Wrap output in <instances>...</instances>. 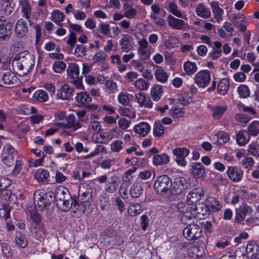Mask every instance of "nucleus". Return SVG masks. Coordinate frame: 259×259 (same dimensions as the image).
<instances>
[{"label": "nucleus", "instance_id": "43", "mask_svg": "<svg viewBox=\"0 0 259 259\" xmlns=\"http://www.w3.org/2000/svg\"><path fill=\"white\" fill-rule=\"evenodd\" d=\"M238 92L240 97L245 98L249 96L250 91L248 87L244 84H241L238 88Z\"/></svg>", "mask_w": 259, "mask_h": 259}, {"label": "nucleus", "instance_id": "23", "mask_svg": "<svg viewBox=\"0 0 259 259\" xmlns=\"http://www.w3.org/2000/svg\"><path fill=\"white\" fill-rule=\"evenodd\" d=\"M76 101L82 105L85 106L90 104L92 101V97L90 94L85 92L77 93L75 97Z\"/></svg>", "mask_w": 259, "mask_h": 259}, {"label": "nucleus", "instance_id": "14", "mask_svg": "<svg viewBox=\"0 0 259 259\" xmlns=\"http://www.w3.org/2000/svg\"><path fill=\"white\" fill-rule=\"evenodd\" d=\"M191 174L198 179L203 178L205 174V168L200 162H194L191 165Z\"/></svg>", "mask_w": 259, "mask_h": 259}, {"label": "nucleus", "instance_id": "36", "mask_svg": "<svg viewBox=\"0 0 259 259\" xmlns=\"http://www.w3.org/2000/svg\"><path fill=\"white\" fill-rule=\"evenodd\" d=\"M162 93L161 86L159 85H156L152 88L151 95L152 99L154 101H157L161 98Z\"/></svg>", "mask_w": 259, "mask_h": 259}, {"label": "nucleus", "instance_id": "4", "mask_svg": "<svg viewBox=\"0 0 259 259\" xmlns=\"http://www.w3.org/2000/svg\"><path fill=\"white\" fill-rule=\"evenodd\" d=\"M67 75L72 79L76 88L78 89H83L82 83V76H79V69L78 65L75 63L70 64L67 69Z\"/></svg>", "mask_w": 259, "mask_h": 259}, {"label": "nucleus", "instance_id": "62", "mask_svg": "<svg viewBox=\"0 0 259 259\" xmlns=\"http://www.w3.org/2000/svg\"><path fill=\"white\" fill-rule=\"evenodd\" d=\"M254 163V160L252 158L247 157L242 160V164L246 168H250Z\"/></svg>", "mask_w": 259, "mask_h": 259}, {"label": "nucleus", "instance_id": "50", "mask_svg": "<svg viewBox=\"0 0 259 259\" xmlns=\"http://www.w3.org/2000/svg\"><path fill=\"white\" fill-rule=\"evenodd\" d=\"M36 98L41 102H44L48 100V94L44 90H38L35 93Z\"/></svg>", "mask_w": 259, "mask_h": 259}, {"label": "nucleus", "instance_id": "47", "mask_svg": "<svg viewBox=\"0 0 259 259\" xmlns=\"http://www.w3.org/2000/svg\"><path fill=\"white\" fill-rule=\"evenodd\" d=\"M173 153L176 156L186 157L189 154V150L184 147L176 148L173 150Z\"/></svg>", "mask_w": 259, "mask_h": 259}, {"label": "nucleus", "instance_id": "11", "mask_svg": "<svg viewBox=\"0 0 259 259\" xmlns=\"http://www.w3.org/2000/svg\"><path fill=\"white\" fill-rule=\"evenodd\" d=\"M204 192L201 187H197L192 189L188 194L187 200L189 205H193V204L197 203L204 195Z\"/></svg>", "mask_w": 259, "mask_h": 259}, {"label": "nucleus", "instance_id": "55", "mask_svg": "<svg viewBox=\"0 0 259 259\" xmlns=\"http://www.w3.org/2000/svg\"><path fill=\"white\" fill-rule=\"evenodd\" d=\"M75 116L73 114H69L66 116L65 119L67 121V123H64V127L69 128L73 127L75 125Z\"/></svg>", "mask_w": 259, "mask_h": 259}, {"label": "nucleus", "instance_id": "48", "mask_svg": "<svg viewBox=\"0 0 259 259\" xmlns=\"http://www.w3.org/2000/svg\"><path fill=\"white\" fill-rule=\"evenodd\" d=\"M120 113L122 115L126 116L131 118H134L136 116L135 112L133 109L127 107L120 109Z\"/></svg>", "mask_w": 259, "mask_h": 259}, {"label": "nucleus", "instance_id": "54", "mask_svg": "<svg viewBox=\"0 0 259 259\" xmlns=\"http://www.w3.org/2000/svg\"><path fill=\"white\" fill-rule=\"evenodd\" d=\"M236 141L239 146H243L247 143V141L246 140L242 131H239L237 133L236 135Z\"/></svg>", "mask_w": 259, "mask_h": 259}, {"label": "nucleus", "instance_id": "45", "mask_svg": "<svg viewBox=\"0 0 259 259\" xmlns=\"http://www.w3.org/2000/svg\"><path fill=\"white\" fill-rule=\"evenodd\" d=\"M217 143L219 145H223L229 140V135L225 132H219L217 135Z\"/></svg>", "mask_w": 259, "mask_h": 259}, {"label": "nucleus", "instance_id": "64", "mask_svg": "<svg viewBox=\"0 0 259 259\" xmlns=\"http://www.w3.org/2000/svg\"><path fill=\"white\" fill-rule=\"evenodd\" d=\"M235 256L236 257H238L239 259H245L246 256L244 253V247L238 248V249L235 251Z\"/></svg>", "mask_w": 259, "mask_h": 259}, {"label": "nucleus", "instance_id": "41", "mask_svg": "<svg viewBox=\"0 0 259 259\" xmlns=\"http://www.w3.org/2000/svg\"><path fill=\"white\" fill-rule=\"evenodd\" d=\"M73 204L74 208L78 210L79 212L83 213L85 209L86 206L83 204L84 203H80L78 199H77V196H74L73 197Z\"/></svg>", "mask_w": 259, "mask_h": 259}, {"label": "nucleus", "instance_id": "16", "mask_svg": "<svg viewBox=\"0 0 259 259\" xmlns=\"http://www.w3.org/2000/svg\"><path fill=\"white\" fill-rule=\"evenodd\" d=\"M167 21L169 26L174 29L183 30L188 27V25L183 20L177 19L171 15L168 16Z\"/></svg>", "mask_w": 259, "mask_h": 259}, {"label": "nucleus", "instance_id": "10", "mask_svg": "<svg viewBox=\"0 0 259 259\" xmlns=\"http://www.w3.org/2000/svg\"><path fill=\"white\" fill-rule=\"evenodd\" d=\"M2 157L3 163L8 166H12L15 163L13 173L16 175L19 174L22 168L20 161L15 160L13 155H9L6 153H2Z\"/></svg>", "mask_w": 259, "mask_h": 259}, {"label": "nucleus", "instance_id": "24", "mask_svg": "<svg viewBox=\"0 0 259 259\" xmlns=\"http://www.w3.org/2000/svg\"><path fill=\"white\" fill-rule=\"evenodd\" d=\"M73 197L66 198L56 203L57 206L63 211L69 210L73 204Z\"/></svg>", "mask_w": 259, "mask_h": 259}, {"label": "nucleus", "instance_id": "15", "mask_svg": "<svg viewBox=\"0 0 259 259\" xmlns=\"http://www.w3.org/2000/svg\"><path fill=\"white\" fill-rule=\"evenodd\" d=\"M243 174V171L236 166H229L227 170V175L229 179L235 182L241 180Z\"/></svg>", "mask_w": 259, "mask_h": 259}, {"label": "nucleus", "instance_id": "40", "mask_svg": "<svg viewBox=\"0 0 259 259\" xmlns=\"http://www.w3.org/2000/svg\"><path fill=\"white\" fill-rule=\"evenodd\" d=\"M128 213L131 216L134 217L141 213V205L139 203H136L130 206L127 210Z\"/></svg>", "mask_w": 259, "mask_h": 259}, {"label": "nucleus", "instance_id": "20", "mask_svg": "<svg viewBox=\"0 0 259 259\" xmlns=\"http://www.w3.org/2000/svg\"><path fill=\"white\" fill-rule=\"evenodd\" d=\"M19 4L21 6L22 17L29 22L31 15V7L29 2L26 0H20Z\"/></svg>", "mask_w": 259, "mask_h": 259}, {"label": "nucleus", "instance_id": "35", "mask_svg": "<svg viewBox=\"0 0 259 259\" xmlns=\"http://www.w3.org/2000/svg\"><path fill=\"white\" fill-rule=\"evenodd\" d=\"M184 69L188 75H192L197 70V67L195 63L187 61L184 64Z\"/></svg>", "mask_w": 259, "mask_h": 259}, {"label": "nucleus", "instance_id": "39", "mask_svg": "<svg viewBox=\"0 0 259 259\" xmlns=\"http://www.w3.org/2000/svg\"><path fill=\"white\" fill-rule=\"evenodd\" d=\"M15 77V75L12 72L8 71L3 74L2 79L5 84L11 85L14 84L13 80Z\"/></svg>", "mask_w": 259, "mask_h": 259}, {"label": "nucleus", "instance_id": "25", "mask_svg": "<svg viewBox=\"0 0 259 259\" xmlns=\"http://www.w3.org/2000/svg\"><path fill=\"white\" fill-rule=\"evenodd\" d=\"M169 161V156L165 153L158 154L154 156L153 162L155 166L166 164Z\"/></svg>", "mask_w": 259, "mask_h": 259}, {"label": "nucleus", "instance_id": "38", "mask_svg": "<svg viewBox=\"0 0 259 259\" xmlns=\"http://www.w3.org/2000/svg\"><path fill=\"white\" fill-rule=\"evenodd\" d=\"M49 177V173L46 169L37 170L34 175V178L38 182H44Z\"/></svg>", "mask_w": 259, "mask_h": 259}, {"label": "nucleus", "instance_id": "42", "mask_svg": "<svg viewBox=\"0 0 259 259\" xmlns=\"http://www.w3.org/2000/svg\"><path fill=\"white\" fill-rule=\"evenodd\" d=\"M134 85L140 90H147L149 87V83L143 78H140L135 81Z\"/></svg>", "mask_w": 259, "mask_h": 259}, {"label": "nucleus", "instance_id": "32", "mask_svg": "<svg viewBox=\"0 0 259 259\" xmlns=\"http://www.w3.org/2000/svg\"><path fill=\"white\" fill-rule=\"evenodd\" d=\"M247 254H250L251 256H253L256 253L259 252V246L253 241H250L248 243L246 248Z\"/></svg>", "mask_w": 259, "mask_h": 259}, {"label": "nucleus", "instance_id": "60", "mask_svg": "<svg viewBox=\"0 0 259 259\" xmlns=\"http://www.w3.org/2000/svg\"><path fill=\"white\" fill-rule=\"evenodd\" d=\"M222 51L221 49H217L216 48H212V52L209 53V57L212 60H217L221 55Z\"/></svg>", "mask_w": 259, "mask_h": 259}, {"label": "nucleus", "instance_id": "9", "mask_svg": "<svg viewBox=\"0 0 259 259\" xmlns=\"http://www.w3.org/2000/svg\"><path fill=\"white\" fill-rule=\"evenodd\" d=\"M210 73L208 70H201L195 75V82L199 87L205 88L210 83Z\"/></svg>", "mask_w": 259, "mask_h": 259}, {"label": "nucleus", "instance_id": "6", "mask_svg": "<svg viewBox=\"0 0 259 259\" xmlns=\"http://www.w3.org/2000/svg\"><path fill=\"white\" fill-rule=\"evenodd\" d=\"M189 184L186 179L183 177H178L174 179L172 182L170 189V193L172 195H177L181 193L184 190L189 187Z\"/></svg>", "mask_w": 259, "mask_h": 259}, {"label": "nucleus", "instance_id": "53", "mask_svg": "<svg viewBox=\"0 0 259 259\" xmlns=\"http://www.w3.org/2000/svg\"><path fill=\"white\" fill-rule=\"evenodd\" d=\"M171 115L175 118H178L183 116L184 111L182 108H180L179 107H175L170 110Z\"/></svg>", "mask_w": 259, "mask_h": 259}, {"label": "nucleus", "instance_id": "29", "mask_svg": "<svg viewBox=\"0 0 259 259\" xmlns=\"http://www.w3.org/2000/svg\"><path fill=\"white\" fill-rule=\"evenodd\" d=\"M247 132L250 136H256L259 134V122L254 121L250 123L248 127Z\"/></svg>", "mask_w": 259, "mask_h": 259}, {"label": "nucleus", "instance_id": "57", "mask_svg": "<svg viewBox=\"0 0 259 259\" xmlns=\"http://www.w3.org/2000/svg\"><path fill=\"white\" fill-rule=\"evenodd\" d=\"M123 144V142L120 140L115 141L111 145L112 151L115 152H119L122 148Z\"/></svg>", "mask_w": 259, "mask_h": 259}, {"label": "nucleus", "instance_id": "52", "mask_svg": "<svg viewBox=\"0 0 259 259\" xmlns=\"http://www.w3.org/2000/svg\"><path fill=\"white\" fill-rule=\"evenodd\" d=\"M244 16L243 15H236L233 17L232 22L235 26H239L242 25L245 21L244 20Z\"/></svg>", "mask_w": 259, "mask_h": 259}, {"label": "nucleus", "instance_id": "61", "mask_svg": "<svg viewBox=\"0 0 259 259\" xmlns=\"http://www.w3.org/2000/svg\"><path fill=\"white\" fill-rule=\"evenodd\" d=\"M118 184H112L108 182L107 184V187L105 188V191L106 192L109 193H114L117 189L118 187Z\"/></svg>", "mask_w": 259, "mask_h": 259}, {"label": "nucleus", "instance_id": "27", "mask_svg": "<svg viewBox=\"0 0 259 259\" xmlns=\"http://www.w3.org/2000/svg\"><path fill=\"white\" fill-rule=\"evenodd\" d=\"M229 88V81L227 78L222 79L219 83L218 86V93L221 95L227 94Z\"/></svg>", "mask_w": 259, "mask_h": 259}, {"label": "nucleus", "instance_id": "22", "mask_svg": "<svg viewBox=\"0 0 259 259\" xmlns=\"http://www.w3.org/2000/svg\"><path fill=\"white\" fill-rule=\"evenodd\" d=\"M150 126L148 123L145 122H142L134 127V131L135 133L141 135L143 137L145 136L150 132Z\"/></svg>", "mask_w": 259, "mask_h": 259}, {"label": "nucleus", "instance_id": "12", "mask_svg": "<svg viewBox=\"0 0 259 259\" xmlns=\"http://www.w3.org/2000/svg\"><path fill=\"white\" fill-rule=\"evenodd\" d=\"M13 27L12 23L5 17H0V37L5 39L9 36L12 33Z\"/></svg>", "mask_w": 259, "mask_h": 259}, {"label": "nucleus", "instance_id": "56", "mask_svg": "<svg viewBox=\"0 0 259 259\" xmlns=\"http://www.w3.org/2000/svg\"><path fill=\"white\" fill-rule=\"evenodd\" d=\"M226 110V108L220 106L214 107L213 109V116L217 119L220 118L224 114Z\"/></svg>", "mask_w": 259, "mask_h": 259}, {"label": "nucleus", "instance_id": "59", "mask_svg": "<svg viewBox=\"0 0 259 259\" xmlns=\"http://www.w3.org/2000/svg\"><path fill=\"white\" fill-rule=\"evenodd\" d=\"M1 206L2 208L0 207V217L4 218L6 220L10 217V210L6 205H1Z\"/></svg>", "mask_w": 259, "mask_h": 259}, {"label": "nucleus", "instance_id": "13", "mask_svg": "<svg viewBox=\"0 0 259 259\" xmlns=\"http://www.w3.org/2000/svg\"><path fill=\"white\" fill-rule=\"evenodd\" d=\"M251 212L250 207L246 204L243 203L239 208L236 209L235 221L238 223L242 221L246 216Z\"/></svg>", "mask_w": 259, "mask_h": 259}, {"label": "nucleus", "instance_id": "19", "mask_svg": "<svg viewBox=\"0 0 259 259\" xmlns=\"http://www.w3.org/2000/svg\"><path fill=\"white\" fill-rule=\"evenodd\" d=\"M55 202H59L66 198H71V196L67 189L61 187L55 190Z\"/></svg>", "mask_w": 259, "mask_h": 259}, {"label": "nucleus", "instance_id": "28", "mask_svg": "<svg viewBox=\"0 0 259 259\" xmlns=\"http://www.w3.org/2000/svg\"><path fill=\"white\" fill-rule=\"evenodd\" d=\"M212 12L214 15L218 22H220L222 20V15L224 13V11L219 7L218 2H213L211 4Z\"/></svg>", "mask_w": 259, "mask_h": 259}, {"label": "nucleus", "instance_id": "3", "mask_svg": "<svg viewBox=\"0 0 259 259\" xmlns=\"http://www.w3.org/2000/svg\"><path fill=\"white\" fill-rule=\"evenodd\" d=\"M171 186V179L167 175H161L157 177L155 181L153 188L158 194L164 195L168 192L170 193Z\"/></svg>", "mask_w": 259, "mask_h": 259}, {"label": "nucleus", "instance_id": "17", "mask_svg": "<svg viewBox=\"0 0 259 259\" xmlns=\"http://www.w3.org/2000/svg\"><path fill=\"white\" fill-rule=\"evenodd\" d=\"M73 89L70 88L68 84H63L61 89L58 91L57 97L63 100H68L72 96Z\"/></svg>", "mask_w": 259, "mask_h": 259}, {"label": "nucleus", "instance_id": "44", "mask_svg": "<svg viewBox=\"0 0 259 259\" xmlns=\"http://www.w3.org/2000/svg\"><path fill=\"white\" fill-rule=\"evenodd\" d=\"M164 126L159 122H156L153 130V133L156 137H160L164 134Z\"/></svg>", "mask_w": 259, "mask_h": 259}, {"label": "nucleus", "instance_id": "21", "mask_svg": "<svg viewBox=\"0 0 259 259\" xmlns=\"http://www.w3.org/2000/svg\"><path fill=\"white\" fill-rule=\"evenodd\" d=\"M208 206L211 211V212L214 213L218 212L222 208V204L219 200L213 197H209L207 198Z\"/></svg>", "mask_w": 259, "mask_h": 259}, {"label": "nucleus", "instance_id": "2", "mask_svg": "<svg viewBox=\"0 0 259 259\" xmlns=\"http://www.w3.org/2000/svg\"><path fill=\"white\" fill-rule=\"evenodd\" d=\"M179 212L183 213L182 221H184L186 219L191 220L196 215H198V217H207L211 211L207 204L199 202L195 205L187 204L182 210H179Z\"/></svg>", "mask_w": 259, "mask_h": 259}, {"label": "nucleus", "instance_id": "7", "mask_svg": "<svg viewBox=\"0 0 259 259\" xmlns=\"http://www.w3.org/2000/svg\"><path fill=\"white\" fill-rule=\"evenodd\" d=\"M54 201H55L54 193L50 191L43 193L42 195H39L37 205L39 209L42 211L49 205L52 202Z\"/></svg>", "mask_w": 259, "mask_h": 259}, {"label": "nucleus", "instance_id": "46", "mask_svg": "<svg viewBox=\"0 0 259 259\" xmlns=\"http://www.w3.org/2000/svg\"><path fill=\"white\" fill-rule=\"evenodd\" d=\"M66 64L63 61H56L53 65V70L57 73H61L66 68Z\"/></svg>", "mask_w": 259, "mask_h": 259}, {"label": "nucleus", "instance_id": "30", "mask_svg": "<svg viewBox=\"0 0 259 259\" xmlns=\"http://www.w3.org/2000/svg\"><path fill=\"white\" fill-rule=\"evenodd\" d=\"M15 241L18 245L21 248L27 246L28 242L25 235L20 231H17L15 234Z\"/></svg>", "mask_w": 259, "mask_h": 259}, {"label": "nucleus", "instance_id": "31", "mask_svg": "<svg viewBox=\"0 0 259 259\" xmlns=\"http://www.w3.org/2000/svg\"><path fill=\"white\" fill-rule=\"evenodd\" d=\"M197 15L203 18H207L210 16V11L206 9L203 4L200 3L196 9Z\"/></svg>", "mask_w": 259, "mask_h": 259}, {"label": "nucleus", "instance_id": "49", "mask_svg": "<svg viewBox=\"0 0 259 259\" xmlns=\"http://www.w3.org/2000/svg\"><path fill=\"white\" fill-rule=\"evenodd\" d=\"M112 62L115 63V60H117V64L118 65V70L120 72H122L125 70L126 66L125 64H122L121 61L120 59V56L118 55H112L111 56Z\"/></svg>", "mask_w": 259, "mask_h": 259}, {"label": "nucleus", "instance_id": "1", "mask_svg": "<svg viewBox=\"0 0 259 259\" xmlns=\"http://www.w3.org/2000/svg\"><path fill=\"white\" fill-rule=\"evenodd\" d=\"M34 57L27 52H22L16 55L12 62L14 71L20 76L27 74L34 64Z\"/></svg>", "mask_w": 259, "mask_h": 259}, {"label": "nucleus", "instance_id": "63", "mask_svg": "<svg viewBox=\"0 0 259 259\" xmlns=\"http://www.w3.org/2000/svg\"><path fill=\"white\" fill-rule=\"evenodd\" d=\"M30 217L33 222L35 224H39L40 222V215L35 210H31Z\"/></svg>", "mask_w": 259, "mask_h": 259}, {"label": "nucleus", "instance_id": "58", "mask_svg": "<svg viewBox=\"0 0 259 259\" xmlns=\"http://www.w3.org/2000/svg\"><path fill=\"white\" fill-rule=\"evenodd\" d=\"M236 119L237 121L243 123H247L251 119V117L246 114H244L242 113H237L236 115Z\"/></svg>", "mask_w": 259, "mask_h": 259}, {"label": "nucleus", "instance_id": "26", "mask_svg": "<svg viewBox=\"0 0 259 259\" xmlns=\"http://www.w3.org/2000/svg\"><path fill=\"white\" fill-rule=\"evenodd\" d=\"M143 191L140 184L134 183L131 187L130 194L132 197L138 198L143 194Z\"/></svg>", "mask_w": 259, "mask_h": 259}, {"label": "nucleus", "instance_id": "37", "mask_svg": "<svg viewBox=\"0 0 259 259\" xmlns=\"http://www.w3.org/2000/svg\"><path fill=\"white\" fill-rule=\"evenodd\" d=\"M132 37L128 35H124L123 38L119 41V44L121 46V49L125 52L130 50L131 40Z\"/></svg>", "mask_w": 259, "mask_h": 259}, {"label": "nucleus", "instance_id": "34", "mask_svg": "<svg viewBox=\"0 0 259 259\" xmlns=\"http://www.w3.org/2000/svg\"><path fill=\"white\" fill-rule=\"evenodd\" d=\"M155 76L157 81L162 83L165 82L168 78L167 73L161 68L155 71Z\"/></svg>", "mask_w": 259, "mask_h": 259}, {"label": "nucleus", "instance_id": "33", "mask_svg": "<svg viewBox=\"0 0 259 259\" xmlns=\"http://www.w3.org/2000/svg\"><path fill=\"white\" fill-rule=\"evenodd\" d=\"M52 20L60 26H62L63 24L61 23L64 19V14L59 10H56L54 11L51 14Z\"/></svg>", "mask_w": 259, "mask_h": 259}, {"label": "nucleus", "instance_id": "8", "mask_svg": "<svg viewBox=\"0 0 259 259\" xmlns=\"http://www.w3.org/2000/svg\"><path fill=\"white\" fill-rule=\"evenodd\" d=\"M92 198V191L91 186L88 184H83L79 186L78 189V199L80 203H85Z\"/></svg>", "mask_w": 259, "mask_h": 259}, {"label": "nucleus", "instance_id": "18", "mask_svg": "<svg viewBox=\"0 0 259 259\" xmlns=\"http://www.w3.org/2000/svg\"><path fill=\"white\" fill-rule=\"evenodd\" d=\"M28 26L23 19H19L15 25V32L18 37H23L28 32Z\"/></svg>", "mask_w": 259, "mask_h": 259}, {"label": "nucleus", "instance_id": "5", "mask_svg": "<svg viewBox=\"0 0 259 259\" xmlns=\"http://www.w3.org/2000/svg\"><path fill=\"white\" fill-rule=\"evenodd\" d=\"M202 230L198 225L193 224L188 225L183 230L184 237L189 240H195L202 235Z\"/></svg>", "mask_w": 259, "mask_h": 259}, {"label": "nucleus", "instance_id": "51", "mask_svg": "<svg viewBox=\"0 0 259 259\" xmlns=\"http://www.w3.org/2000/svg\"><path fill=\"white\" fill-rule=\"evenodd\" d=\"M169 10L176 16L179 18H183V14L178 10V6L173 3L169 4Z\"/></svg>", "mask_w": 259, "mask_h": 259}]
</instances>
